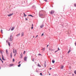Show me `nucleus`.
I'll list each match as a JSON object with an SVG mask.
<instances>
[{
	"mask_svg": "<svg viewBox=\"0 0 76 76\" xmlns=\"http://www.w3.org/2000/svg\"><path fill=\"white\" fill-rule=\"evenodd\" d=\"M40 17H42V18H44V16H45V14H42L41 15H40Z\"/></svg>",
	"mask_w": 76,
	"mask_h": 76,
	"instance_id": "obj_1",
	"label": "nucleus"
},
{
	"mask_svg": "<svg viewBox=\"0 0 76 76\" xmlns=\"http://www.w3.org/2000/svg\"><path fill=\"white\" fill-rule=\"evenodd\" d=\"M13 40V37L12 36H10V37L9 38V41H12Z\"/></svg>",
	"mask_w": 76,
	"mask_h": 76,
	"instance_id": "obj_2",
	"label": "nucleus"
},
{
	"mask_svg": "<svg viewBox=\"0 0 76 76\" xmlns=\"http://www.w3.org/2000/svg\"><path fill=\"white\" fill-rule=\"evenodd\" d=\"M54 13V11L53 10H52L50 12V15H53V13Z\"/></svg>",
	"mask_w": 76,
	"mask_h": 76,
	"instance_id": "obj_3",
	"label": "nucleus"
},
{
	"mask_svg": "<svg viewBox=\"0 0 76 76\" xmlns=\"http://www.w3.org/2000/svg\"><path fill=\"white\" fill-rule=\"evenodd\" d=\"M2 60H6V59H4V57L3 56V55H2Z\"/></svg>",
	"mask_w": 76,
	"mask_h": 76,
	"instance_id": "obj_4",
	"label": "nucleus"
},
{
	"mask_svg": "<svg viewBox=\"0 0 76 76\" xmlns=\"http://www.w3.org/2000/svg\"><path fill=\"white\" fill-rule=\"evenodd\" d=\"M26 59H27V57H25L24 58V61H26L27 60Z\"/></svg>",
	"mask_w": 76,
	"mask_h": 76,
	"instance_id": "obj_5",
	"label": "nucleus"
},
{
	"mask_svg": "<svg viewBox=\"0 0 76 76\" xmlns=\"http://www.w3.org/2000/svg\"><path fill=\"white\" fill-rule=\"evenodd\" d=\"M13 53H16H16H17V51L16 50V49L15 50V52H14V50H13Z\"/></svg>",
	"mask_w": 76,
	"mask_h": 76,
	"instance_id": "obj_6",
	"label": "nucleus"
},
{
	"mask_svg": "<svg viewBox=\"0 0 76 76\" xmlns=\"http://www.w3.org/2000/svg\"><path fill=\"white\" fill-rule=\"evenodd\" d=\"M0 53H1V54H3V53H4V51H3V50H0Z\"/></svg>",
	"mask_w": 76,
	"mask_h": 76,
	"instance_id": "obj_7",
	"label": "nucleus"
},
{
	"mask_svg": "<svg viewBox=\"0 0 76 76\" xmlns=\"http://www.w3.org/2000/svg\"><path fill=\"white\" fill-rule=\"evenodd\" d=\"M63 68H64V66L62 65L61 67V69H63Z\"/></svg>",
	"mask_w": 76,
	"mask_h": 76,
	"instance_id": "obj_8",
	"label": "nucleus"
},
{
	"mask_svg": "<svg viewBox=\"0 0 76 76\" xmlns=\"http://www.w3.org/2000/svg\"><path fill=\"white\" fill-rule=\"evenodd\" d=\"M14 29H15V27L13 26L11 30L13 31Z\"/></svg>",
	"mask_w": 76,
	"mask_h": 76,
	"instance_id": "obj_9",
	"label": "nucleus"
},
{
	"mask_svg": "<svg viewBox=\"0 0 76 76\" xmlns=\"http://www.w3.org/2000/svg\"><path fill=\"white\" fill-rule=\"evenodd\" d=\"M24 35V33H23V32H22L21 33V36L23 37V36Z\"/></svg>",
	"mask_w": 76,
	"mask_h": 76,
	"instance_id": "obj_10",
	"label": "nucleus"
},
{
	"mask_svg": "<svg viewBox=\"0 0 76 76\" xmlns=\"http://www.w3.org/2000/svg\"><path fill=\"white\" fill-rule=\"evenodd\" d=\"M12 15H13V13H12L11 14L8 15L7 16H8L10 17V16H12Z\"/></svg>",
	"mask_w": 76,
	"mask_h": 76,
	"instance_id": "obj_11",
	"label": "nucleus"
},
{
	"mask_svg": "<svg viewBox=\"0 0 76 76\" xmlns=\"http://www.w3.org/2000/svg\"><path fill=\"white\" fill-rule=\"evenodd\" d=\"M13 64H10V67H11V66H13Z\"/></svg>",
	"mask_w": 76,
	"mask_h": 76,
	"instance_id": "obj_12",
	"label": "nucleus"
},
{
	"mask_svg": "<svg viewBox=\"0 0 76 76\" xmlns=\"http://www.w3.org/2000/svg\"><path fill=\"white\" fill-rule=\"evenodd\" d=\"M43 27H44V25H42L40 26V28H43Z\"/></svg>",
	"mask_w": 76,
	"mask_h": 76,
	"instance_id": "obj_13",
	"label": "nucleus"
},
{
	"mask_svg": "<svg viewBox=\"0 0 76 76\" xmlns=\"http://www.w3.org/2000/svg\"><path fill=\"white\" fill-rule=\"evenodd\" d=\"M28 16H31V17H34V16H32V15H28Z\"/></svg>",
	"mask_w": 76,
	"mask_h": 76,
	"instance_id": "obj_14",
	"label": "nucleus"
},
{
	"mask_svg": "<svg viewBox=\"0 0 76 76\" xmlns=\"http://www.w3.org/2000/svg\"><path fill=\"white\" fill-rule=\"evenodd\" d=\"M39 67H41V65H39V64H38V65H37Z\"/></svg>",
	"mask_w": 76,
	"mask_h": 76,
	"instance_id": "obj_15",
	"label": "nucleus"
},
{
	"mask_svg": "<svg viewBox=\"0 0 76 76\" xmlns=\"http://www.w3.org/2000/svg\"><path fill=\"white\" fill-rule=\"evenodd\" d=\"M44 65L45 67H46V63H45V62Z\"/></svg>",
	"mask_w": 76,
	"mask_h": 76,
	"instance_id": "obj_16",
	"label": "nucleus"
},
{
	"mask_svg": "<svg viewBox=\"0 0 76 76\" xmlns=\"http://www.w3.org/2000/svg\"><path fill=\"white\" fill-rule=\"evenodd\" d=\"M20 56L21 58H22V55L21 54H20Z\"/></svg>",
	"mask_w": 76,
	"mask_h": 76,
	"instance_id": "obj_17",
	"label": "nucleus"
},
{
	"mask_svg": "<svg viewBox=\"0 0 76 76\" xmlns=\"http://www.w3.org/2000/svg\"><path fill=\"white\" fill-rule=\"evenodd\" d=\"M0 60L1 61H2V63H3V60H2L1 59V58H0Z\"/></svg>",
	"mask_w": 76,
	"mask_h": 76,
	"instance_id": "obj_18",
	"label": "nucleus"
},
{
	"mask_svg": "<svg viewBox=\"0 0 76 76\" xmlns=\"http://www.w3.org/2000/svg\"><path fill=\"white\" fill-rule=\"evenodd\" d=\"M8 45L9 46H10V42H8Z\"/></svg>",
	"mask_w": 76,
	"mask_h": 76,
	"instance_id": "obj_19",
	"label": "nucleus"
},
{
	"mask_svg": "<svg viewBox=\"0 0 76 76\" xmlns=\"http://www.w3.org/2000/svg\"><path fill=\"white\" fill-rule=\"evenodd\" d=\"M52 63H55V61H54L52 60Z\"/></svg>",
	"mask_w": 76,
	"mask_h": 76,
	"instance_id": "obj_20",
	"label": "nucleus"
},
{
	"mask_svg": "<svg viewBox=\"0 0 76 76\" xmlns=\"http://www.w3.org/2000/svg\"><path fill=\"white\" fill-rule=\"evenodd\" d=\"M23 14L24 16H26V15H25V13H23Z\"/></svg>",
	"mask_w": 76,
	"mask_h": 76,
	"instance_id": "obj_21",
	"label": "nucleus"
},
{
	"mask_svg": "<svg viewBox=\"0 0 76 76\" xmlns=\"http://www.w3.org/2000/svg\"><path fill=\"white\" fill-rule=\"evenodd\" d=\"M70 50H69V51L68 52V54H69V53H70Z\"/></svg>",
	"mask_w": 76,
	"mask_h": 76,
	"instance_id": "obj_22",
	"label": "nucleus"
},
{
	"mask_svg": "<svg viewBox=\"0 0 76 76\" xmlns=\"http://www.w3.org/2000/svg\"><path fill=\"white\" fill-rule=\"evenodd\" d=\"M20 65H21V64H20L18 65V67H20Z\"/></svg>",
	"mask_w": 76,
	"mask_h": 76,
	"instance_id": "obj_23",
	"label": "nucleus"
},
{
	"mask_svg": "<svg viewBox=\"0 0 76 76\" xmlns=\"http://www.w3.org/2000/svg\"><path fill=\"white\" fill-rule=\"evenodd\" d=\"M1 32L2 33V34H3V30H1Z\"/></svg>",
	"mask_w": 76,
	"mask_h": 76,
	"instance_id": "obj_24",
	"label": "nucleus"
},
{
	"mask_svg": "<svg viewBox=\"0 0 76 76\" xmlns=\"http://www.w3.org/2000/svg\"><path fill=\"white\" fill-rule=\"evenodd\" d=\"M10 56H11V58H12V53H11Z\"/></svg>",
	"mask_w": 76,
	"mask_h": 76,
	"instance_id": "obj_25",
	"label": "nucleus"
},
{
	"mask_svg": "<svg viewBox=\"0 0 76 76\" xmlns=\"http://www.w3.org/2000/svg\"><path fill=\"white\" fill-rule=\"evenodd\" d=\"M35 60V59L33 58V59H32V61H34V60Z\"/></svg>",
	"mask_w": 76,
	"mask_h": 76,
	"instance_id": "obj_26",
	"label": "nucleus"
},
{
	"mask_svg": "<svg viewBox=\"0 0 76 76\" xmlns=\"http://www.w3.org/2000/svg\"><path fill=\"white\" fill-rule=\"evenodd\" d=\"M74 73L76 75V71H75Z\"/></svg>",
	"mask_w": 76,
	"mask_h": 76,
	"instance_id": "obj_27",
	"label": "nucleus"
},
{
	"mask_svg": "<svg viewBox=\"0 0 76 76\" xmlns=\"http://www.w3.org/2000/svg\"><path fill=\"white\" fill-rule=\"evenodd\" d=\"M38 56H41V54L39 53V54H38Z\"/></svg>",
	"mask_w": 76,
	"mask_h": 76,
	"instance_id": "obj_28",
	"label": "nucleus"
},
{
	"mask_svg": "<svg viewBox=\"0 0 76 76\" xmlns=\"http://www.w3.org/2000/svg\"><path fill=\"white\" fill-rule=\"evenodd\" d=\"M25 51H24L23 54H25Z\"/></svg>",
	"mask_w": 76,
	"mask_h": 76,
	"instance_id": "obj_29",
	"label": "nucleus"
},
{
	"mask_svg": "<svg viewBox=\"0 0 76 76\" xmlns=\"http://www.w3.org/2000/svg\"><path fill=\"white\" fill-rule=\"evenodd\" d=\"M49 50H50V51H53V49H49Z\"/></svg>",
	"mask_w": 76,
	"mask_h": 76,
	"instance_id": "obj_30",
	"label": "nucleus"
},
{
	"mask_svg": "<svg viewBox=\"0 0 76 76\" xmlns=\"http://www.w3.org/2000/svg\"><path fill=\"white\" fill-rule=\"evenodd\" d=\"M14 62L15 61V59L13 58V60H12Z\"/></svg>",
	"mask_w": 76,
	"mask_h": 76,
	"instance_id": "obj_31",
	"label": "nucleus"
},
{
	"mask_svg": "<svg viewBox=\"0 0 76 76\" xmlns=\"http://www.w3.org/2000/svg\"><path fill=\"white\" fill-rule=\"evenodd\" d=\"M33 28H34V27L33 26H32L31 28V29H33Z\"/></svg>",
	"mask_w": 76,
	"mask_h": 76,
	"instance_id": "obj_32",
	"label": "nucleus"
},
{
	"mask_svg": "<svg viewBox=\"0 0 76 76\" xmlns=\"http://www.w3.org/2000/svg\"><path fill=\"white\" fill-rule=\"evenodd\" d=\"M44 1H46V2H47V0H44Z\"/></svg>",
	"mask_w": 76,
	"mask_h": 76,
	"instance_id": "obj_33",
	"label": "nucleus"
},
{
	"mask_svg": "<svg viewBox=\"0 0 76 76\" xmlns=\"http://www.w3.org/2000/svg\"><path fill=\"white\" fill-rule=\"evenodd\" d=\"M40 75H41V76H42V73H40Z\"/></svg>",
	"mask_w": 76,
	"mask_h": 76,
	"instance_id": "obj_34",
	"label": "nucleus"
},
{
	"mask_svg": "<svg viewBox=\"0 0 76 76\" xmlns=\"http://www.w3.org/2000/svg\"><path fill=\"white\" fill-rule=\"evenodd\" d=\"M43 35H44V34H42V36H43Z\"/></svg>",
	"mask_w": 76,
	"mask_h": 76,
	"instance_id": "obj_35",
	"label": "nucleus"
},
{
	"mask_svg": "<svg viewBox=\"0 0 76 76\" xmlns=\"http://www.w3.org/2000/svg\"><path fill=\"white\" fill-rule=\"evenodd\" d=\"M38 36V35H37V36H36V37H35V38H37V37Z\"/></svg>",
	"mask_w": 76,
	"mask_h": 76,
	"instance_id": "obj_36",
	"label": "nucleus"
},
{
	"mask_svg": "<svg viewBox=\"0 0 76 76\" xmlns=\"http://www.w3.org/2000/svg\"><path fill=\"white\" fill-rule=\"evenodd\" d=\"M60 50V49H59V48H58V50Z\"/></svg>",
	"mask_w": 76,
	"mask_h": 76,
	"instance_id": "obj_37",
	"label": "nucleus"
},
{
	"mask_svg": "<svg viewBox=\"0 0 76 76\" xmlns=\"http://www.w3.org/2000/svg\"><path fill=\"white\" fill-rule=\"evenodd\" d=\"M16 53H15V54H14V56L15 57V56H16Z\"/></svg>",
	"mask_w": 76,
	"mask_h": 76,
	"instance_id": "obj_38",
	"label": "nucleus"
},
{
	"mask_svg": "<svg viewBox=\"0 0 76 76\" xmlns=\"http://www.w3.org/2000/svg\"><path fill=\"white\" fill-rule=\"evenodd\" d=\"M26 20H28V19H27L26 18Z\"/></svg>",
	"mask_w": 76,
	"mask_h": 76,
	"instance_id": "obj_39",
	"label": "nucleus"
},
{
	"mask_svg": "<svg viewBox=\"0 0 76 76\" xmlns=\"http://www.w3.org/2000/svg\"><path fill=\"white\" fill-rule=\"evenodd\" d=\"M74 6H75V7H76V4H75Z\"/></svg>",
	"mask_w": 76,
	"mask_h": 76,
	"instance_id": "obj_40",
	"label": "nucleus"
},
{
	"mask_svg": "<svg viewBox=\"0 0 76 76\" xmlns=\"http://www.w3.org/2000/svg\"><path fill=\"white\" fill-rule=\"evenodd\" d=\"M51 69H52L51 68H50V70H51Z\"/></svg>",
	"mask_w": 76,
	"mask_h": 76,
	"instance_id": "obj_41",
	"label": "nucleus"
},
{
	"mask_svg": "<svg viewBox=\"0 0 76 76\" xmlns=\"http://www.w3.org/2000/svg\"><path fill=\"white\" fill-rule=\"evenodd\" d=\"M20 61H19V62L18 63V64H20Z\"/></svg>",
	"mask_w": 76,
	"mask_h": 76,
	"instance_id": "obj_42",
	"label": "nucleus"
},
{
	"mask_svg": "<svg viewBox=\"0 0 76 76\" xmlns=\"http://www.w3.org/2000/svg\"><path fill=\"white\" fill-rule=\"evenodd\" d=\"M58 51V50L56 51L55 52V53H56V52H57Z\"/></svg>",
	"mask_w": 76,
	"mask_h": 76,
	"instance_id": "obj_43",
	"label": "nucleus"
},
{
	"mask_svg": "<svg viewBox=\"0 0 76 76\" xmlns=\"http://www.w3.org/2000/svg\"><path fill=\"white\" fill-rule=\"evenodd\" d=\"M6 53H7V50H6Z\"/></svg>",
	"mask_w": 76,
	"mask_h": 76,
	"instance_id": "obj_44",
	"label": "nucleus"
},
{
	"mask_svg": "<svg viewBox=\"0 0 76 76\" xmlns=\"http://www.w3.org/2000/svg\"><path fill=\"white\" fill-rule=\"evenodd\" d=\"M18 35H20V34H18L17 35V36H18Z\"/></svg>",
	"mask_w": 76,
	"mask_h": 76,
	"instance_id": "obj_45",
	"label": "nucleus"
},
{
	"mask_svg": "<svg viewBox=\"0 0 76 76\" xmlns=\"http://www.w3.org/2000/svg\"><path fill=\"white\" fill-rule=\"evenodd\" d=\"M32 26H34V24H32Z\"/></svg>",
	"mask_w": 76,
	"mask_h": 76,
	"instance_id": "obj_46",
	"label": "nucleus"
},
{
	"mask_svg": "<svg viewBox=\"0 0 76 76\" xmlns=\"http://www.w3.org/2000/svg\"><path fill=\"white\" fill-rule=\"evenodd\" d=\"M49 45H47V47H48V46Z\"/></svg>",
	"mask_w": 76,
	"mask_h": 76,
	"instance_id": "obj_47",
	"label": "nucleus"
},
{
	"mask_svg": "<svg viewBox=\"0 0 76 76\" xmlns=\"http://www.w3.org/2000/svg\"><path fill=\"white\" fill-rule=\"evenodd\" d=\"M75 45H76V43H75Z\"/></svg>",
	"mask_w": 76,
	"mask_h": 76,
	"instance_id": "obj_48",
	"label": "nucleus"
},
{
	"mask_svg": "<svg viewBox=\"0 0 76 76\" xmlns=\"http://www.w3.org/2000/svg\"><path fill=\"white\" fill-rule=\"evenodd\" d=\"M43 49L44 50H45V48H44Z\"/></svg>",
	"mask_w": 76,
	"mask_h": 76,
	"instance_id": "obj_49",
	"label": "nucleus"
},
{
	"mask_svg": "<svg viewBox=\"0 0 76 76\" xmlns=\"http://www.w3.org/2000/svg\"><path fill=\"white\" fill-rule=\"evenodd\" d=\"M49 75H50V74H49Z\"/></svg>",
	"mask_w": 76,
	"mask_h": 76,
	"instance_id": "obj_50",
	"label": "nucleus"
},
{
	"mask_svg": "<svg viewBox=\"0 0 76 76\" xmlns=\"http://www.w3.org/2000/svg\"><path fill=\"white\" fill-rule=\"evenodd\" d=\"M34 37H34V36H33V38H34Z\"/></svg>",
	"mask_w": 76,
	"mask_h": 76,
	"instance_id": "obj_51",
	"label": "nucleus"
},
{
	"mask_svg": "<svg viewBox=\"0 0 76 76\" xmlns=\"http://www.w3.org/2000/svg\"><path fill=\"white\" fill-rule=\"evenodd\" d=\"M72 75H73V74Z\"/></svg>",
	"mask_w": 76,
	"mask_h": 76,
	"instance_id": "obj_52",
	"label": "nucleus"
}]
</instances>
